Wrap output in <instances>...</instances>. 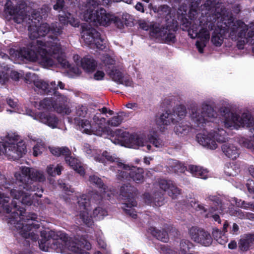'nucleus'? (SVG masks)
<instances>
[{
    "label": "nucleus",
    "instance_id": "1",
    "mask_svg": "<svg viewBox=\"0 0 254 254\" xmlns=\"http://www.w3.org/2000/svg\"><path fill=\"white\" fill-rule=\"evenodd\" d=\"M20 170V172H16L14 174L18 187L10 190L11 196L14 200L18 201V202L15 201L17 203V209L23 210L22 215H17L21 217H20V220L15 226L20 230L19 233L22 237L36 241L39 238L37 229L39 228L40 224L36 220L37 215L35 214L31 213L26 216L23 215L25 209L21 208L19 204L30 205L32 199L29 193L24 192L21 190L24 189L29 191L37 190L35 195L42 197L43 190L39 189L38 184L34 182H44L46 180V177L42 171L32 168L21 167Z\"/></svg>",
    "mask_w": 254,
    "mask_h": 254
},
{
    "label": "nucleus",
    "instance_id": "2",
    "mask_svg": "<svg viewBox=\"0 0 254 254\" xmlns=\"http://www.w3.org/2000/svg\"><path fill=\"white\" fill-rule=\"evenodd\" d=\"M215 27L213 31L211 42L217 47L220 46L223 42L224 33L227 31L230 37L235 38L236 35L239 37L246 36L245 31L248 30V25L241 20L234 22L232 17L224 12L220 13L217 10L216 13L207 18L206 26L202 28L196 36L199 39L196 42V46L199 53H203V48L206 46L210 38L209 30Z\"/></svg>",
    "mask_w": 254,
    "mask_h": 254
},
{
    "label": "nucleus",
    "instance_id": "3",
    "mask_svg": "<svg viewBox=\"0 0 254 254\" xmlns=\"http://www.w3.org/2000/svg\"><path fill=\"white\" fill-rule=\"evenodd\" d=\"M43 41L36 40V45L33 43L31 46L33 49L22 48L20 50L11 49L9 54L12 59L14 60L23 61L26 59L31 62H37L44 67H50L55 65L57 62L64 67H68L69 64L64 58L63 54H55L52 52H49V48L44 46Z\"/></svg>",
    "mask_w": 254,
    "mask_h": 254
},
{
    "label": "nucleus",
    "instance_id": "4",
    "mask_svg": "<svg viewBox=\"0 0 254 254\" xmlns=\"http://www.w3.org/2000/svg\"><path fill=\"white\" fill-rule=\"evenodd\" d=\"M32 24L29 25L28 28L29 35L31 39H37L40 37L45 36L47 33H49V40L46 42H43L45 47L49 48V52H52L55 56L57 54H63L61 44L58 39V36L63 33V26L60 23L55 22L49 25L47 23H42L39 26H37L36 21H32Z\"/></svg>",
    "mask_w": 254,
    "mask_h": 254
},
{
    "label": "nucleus",
    "instance_id": "5",
    "mask_svg": "<svg viewBox=\"0 0 254 254\" xmlns=\"http://www.w3.org/2000/svg\"><path fill=\"white\" fill-rule=\"evenodd\" d=\"M41 236L44 238V240L41 241L39 243V246L41 249L44 251L46 250L43 248H42L43 241L44 243L52 239L54 240H57L56 245L57 248L60 249L61 253L64 254H90L88 252H84L79 247L75 245L71 246V244H74L73 240L68 241L67 235L62 232L56 233L53 231H49L48 232L43 231L41 233Z\"/></svg>",
    "mask_w": 254,
    "mask_h": 254
},
{
    "label": "nucleus",
    "instance_id": "6",
    "mask_svg": "<svg viewBox=\"0 0 254 254\" xmlns=\"http://www.w3.org/2000/svg\"><path fill=\"white\" fill-rule=\"evenodd\" d=\"M100 193L93 194L90 200L86 195H82L77 198L80 218L88 226H91L93 223L91 216L89 215V211L91 210V202L99 203L103 198L109 199L113 194L106 186L101 189Z\"/></svg>",
    "mask_w": 254,
    "mask_h": 254
},
{
    "label": "nucleus",
    "instance_id": "7",
    "mask_svg": "<svg viewBox=\"0 0 254 254\" xmlns=\"http://www.w3.org/2000/svg\"><path fill=\"white\" fill-rule=\"evenodd\" d=\"M26 152V146L19 136L8 134L6 140L0 142V155L3 154L9 160H17Z\"/></svg>",
    "mask_w": 254,
    "mask_h": 254
},
{
    "label": "nucleus",
    "instance_id": "8",
    "mask_svg": "<svg viewBox=\"0 0 254 254\" xmlns=\"http://www.w3.org/2000/svg\"><path fill=\"white\" fill-rule=\"evenodd\" d=\"M190 117L195 127H202L207 122L217 117V112L209 105L203 103L198 108L196 103H191L188 108Z\"/></svg>",
    "mask_w": 254,
    "mask_h": 254
},
{
    "label": "nucleus",
    "instance_id": "9",
    "mask_svg": "<svg viewBox=\"0 0 254 254\" xmlns=\"http://www.w3.org/2000/svg\"><path fill=\"white\" fill-rule=\"evenodd\" d=\"M198 142L202 146L210 149H215L217 147L216 142L223 143L227 140V133L223 129L209 133L203 132L197 134Z\"/></svg>",
    "mask_w": 254,
    "mask_h": 254
},
{
    "label": "nucleus",
    "instance_id": "10",
    "mask_svg": "<svg viewBox=\"0 0 254 254\" xmlns=\"http://www.w3.org/2000/svg\"><path fill=\"white\" fill-rule=\"evenodd\" d=\"M92 11H87L83 14V18L85 21L89 22H97L100 25L107 26L111 23H116L119 25L121 24L120 19L114 15L107 13L106 10L101 8L96 11V13H92Z\"/></svg>",
    "mask_w": 254,
    "mask_h": 254
},
{
    "label": "nucleus",
    "instance_id": "11",
    "mask_svg": "<svg viewBox=\"0 0 254 254\" xmlns=\"http://www.w3.org/2000/svg\"><path fill=\"white\" fill-rule=\"evenodd\" d=\"M119 167L123 168V171L119 170L117 175V179L121 181L129 180L131 179L137 184H141L144 182L143 170L140 168L134 166H129L122 163H118Z\"/></svg>",
    "mask_w": 254,
    "mask_h": 254
},
{
    "label": "nucleus",
    "instance_id": "12",
    "mask_svg": "<svg viewBox=\"0 0 254 254\" xmlns=\"http://www.w3.org/2000/svg\"><path fill=\"white\" fill-rule=\"evenodd\" d=\"M186 109L184 106L179 105L173 111H167L163 113L157 121L159 125L169 126L175 124L184 118L186 115Z\"/></svg>",
    "mask_w": 254,
    "mask_h": 254
},
{
    "label": "nucleus",
    "instance_id": "13",
    "mask_svg": "<svg viewBox=\"0 0 254 254\" xmlns=\"http://www.w3.org/2000/svg\"><path fill=\"white\" fill-rule=\"evenodd\" d=\"M81 35L85 44L92 48L95 47L103 50L106 47L104 40L101 38L100 33L93 28L88 26L83 27Z\"/></svg>",
    "mask_w": 254,
    "mask_h": 254
},
{
    "label": "nucleus",
    "instance_id": "14",
    "mask_svg": "<svg viewBox=\"0 0 254 254\" xmlns=\"http://www.w3.org/2000/svg\"><path fill=\"white\" fill-rule=\"evenodd\" d=\"M151 36L158 38L165 43H175L176 41L175 33L176 29L171 26L166 27L161 26L158 24H154L150 28Z\"/></svg>",
    "mask_w": 254,
    "mask_h": 254
},
{
    "label": "nucleus",
    "instance_id": "15",
    "mask_svg": "<svg viewBox=\"0 0 254 254\" xmlns=\"http://www.w3.org/2000/svg\"><path fill=\"white\" fill-rule=\"evenodd\" d=\"M131 191V187L127 185L123 186L121 188V195L122 198L126 200V202L123 204L122 208L127 214L135 219L137 214L132 207L136 206L137 202L134 198V194Z\"/></svg>",
    "mask_w": 254,
    "mask_h": 254
},
{
    "label": "nucleus",
    "instance_id": "16",
    "mask_svg": "<svg viewBox=\"0 0 254 254\" xmlns=\"http://www.w3.org/2000/svg\"><path fill=\"white\" fill-rule=\"evenodd\" d=\"M123 139L115 138L113 143L121 145H127L129 147L143 146L147 143L146 137L144 134H131L124 132L122 133Z\"/></svg>",
    "mask_w": 254,
    "mask_h": 254
},
{
    "label": "nucleus",
    "instance_id": "17",
    "mask_svg": "<svg viewBox=\"0 0 254 254\" xmlns=\"http://www.w3.org/2000/svg\"><path fill=\"white\" fill-rule=\"evenodd\" d=\"M93 127V134L102 136L108 134L111 132L109 127L107 126L106 119L101 116L99 113H96L91 117Z\"/></svg>",
    "mask_w": 254,
    "mask_h": 254
},
{
    "label": "nucleus",
    "instance_id": "18",
    "mask_svg": "<svg viewBox=\"0 0 254 254\" xmlns=\"http://www.w3.org/2000/svg\"><path fill=\"white\" fill-rule=\"evenodd\" d=\"M191 239L204 246H210L212 241V238L207 232L196 228H191L190 231Z\"/></svg>",
    "mask_w": 254,
    "mask_h": 254
},
{
    "label": "nucleus",
    "instance_id": "19",
    "mask_svg": "<svg viewBox=\"0 0 254 254\" xmlns=\"http://www.w3.org/2000/svg\"><path fill=\"white\" fill-rule=\"evenodd\" d=\"M9 197L5 196L4 193L0 192V204L7 213H11L12 217L14 219L17 218L16 215H22L23 210L17 209V203H15V200L12 201L11 205L10 206L8 203Z\"/></svg>",
    "mask_w": 254,
    "mask_h": 254
},
{
    "label": "nucleus",
    "instance_id": "20",
    "mask_svg": "<svg viewBox=\"0 0 254 254\" xmlns=\"http://www.w3.org/2000/svg\"><path fill=\"white\" fill-rule=\"evenodd\" d=\"M88 154H91V155L94 157V159L96 161L105 164L106 161L110 162H116L118 166L119 167L118 163H120L118 161V158L114 155H111L109 152L107 151H104L102 153H101L100 150L95 149L91 150L89 149L86 151Z\"/></svg>",
    "mask_w": 254,
    "mask_h": 254
},
{
    "label": "nucleus",
    "instance_id": "21",
    "mask_svg": "<svg viewBox=\"0 0 254 254\" xmlns=\"http://www.w3.org/2000/svg\"><path fill=\"white\" fill-rule=\"evenodd\" d=\"M220 112L224 116L223 121L224 126L227 128L235 127L237 126L239 116L230 111V109L228 107H222L220 108Z\"/></svg>",
    "mask_w": 254,
    "mask_h": 254
},
{
    "label": "nucleus",
    "instance_id": "22",
    "mask_svg": "<svg viewBox=\"0 0 254 254\" xmlns=\"http://www.w3.org/2000/svg\"><path fill=\"white\" fill-rule=\"evenodd\" d=\"M106 71L110 77L118 83L125 85L126 86H132V82L130 79L127 77L124 76L123 73L115 67L112 69L110 66L108 67Z\"/></svg>",
    "mask_w": 254,
    "mask_h": 254
},
{
    "label": "nucleus",
    "instance_id": "23",
    "mask_svg": "<svg viewBox=\"0 0 254 254\" xmlns=\"http://www.w3.org/2000/svg\"><path fill=\"white\" fill-rule=\"evenodd\" d=\"M159 188L164 191H167L168 195L172 198H175L180 194V190L170 180H161L158 182Z\"/></svg>",
    "mask_w": 254,
    "mask_h": 254
},
{
    "label": "nucleus",
    "instance_id": "24",
    "mask_svg": "<svg viewBox=\"0 0 254 254\" xmlns=\"http://www.w3.org/2000/svg\"><path fill=\"white\" fill-rule=\"evenodd\" d=\"M39 109H49L52 107L58 113L68 115L71 112L70 109L64 108L63 106H58L57 103L53 104L51 99L49 98H45L41 101L39 103Z\"/></svg>",
    "mask_w": 254,
    "mask_h": 254
},
{
    "label": "nucleus",
    "instance_id": "25",
    "mask_svg": "<svg viewBox=\"0 0 254 254\" xmlns=\"http://www.w3.org/2000/svg\"><path fill=\"white\" fill-rule=\"evenodd\" d=\"M205 200L212 202L214 206H211L209 209L210 210H217L219 212H221L225 209V205L218 195L207 194L205 198Z\"/></svg>",
    "mask_w": 254,
    "mask_h": 254
},
{
    "label": "nucleus",
    "instance_id": "26",
    "mask_svg": "<svg viewBox=\"0 0 254 254\" xmlns=\"http://www.w3.org/2000/svg\"><path fill=\"white\" fill-rule=\"evenodd\" d=\"M221 148L225 155L232 159H235L239 156V151L233 144L225 143L222 145Z\"/></svg>",
    "mask_w": 254,
    "mask_h": 254
},
{
    "label": "nucleus",
    "instance_id": "27",
    "mask_svg": "<svg viewBox=\"0 0 254 254\" xmlns=\"http://www.w3.org/2000/svg\"><path fill=\"white\" fill-rule=\"evenodd\" d=\"M36 119L41 122L47 125L49 127L55 128L57 127L58 124V119L54 115H47L45 113L39 114Z\"/></svg>",
    "mask_w": 254,
    "mask_h": 254
},
{
    "label": "nucleus",
    "instance_id": "28",
    "mask_svg": "<svg viewBox=\"0 0 254 254\" xmlns=\"http://www.w3.org/2000/svg\"><path fill=\"white\" fill-rule=\"evenodd\" d=\"M192 129V127L189 124L186 122H182L176 125L174 128L175 133L181 136L188 135Z\"/></svg>",
    "mask_w": 254,
    "mask_h": 254
},
{
    "label": "nucleus",
    "instance_id": "29",
    "mask_svg": "<svg viewBox=\"0 0 254 254\" xmlns=\"http://www.w3.org/2000/svg\"><path fill=\"white\" fill-rule=\"evenodd\" d=\"M254 241V236L247 235L240 240L239 242V248L242 251H247L251 247Z\"/></svg>",
    "mask_w": 254,
    "mask_h": 254
},
{
    "label": "nucleus",
    "instance_id": "30",
    "mask_svg": "<svg viewBox=\"0 0 254 254\" xmlns=\"http://www.w3.org/2000/svg\"><path fill=\"white\" fill-rule=\"evenodd\" d=\"M70 154L65 156V160L66 163L69 165L73 169L76 171L80 175L84 174L83 168L78 162V160L70 156Z\"/></svg>",
    "mask_w": 254,
    "mask_h": 254
},
{
    "label": "nucleus",
    "instance_id": "31",
    "mask_svg": "<svg viewBox=\"0 0 254 254\" xmlns=\"http://www.w3.org/2000/svg\"><path fill=\"white\" fill-rule=\"evenodd\" d=\"M80 64L86 71L88 72H93L97 66V63L91 58H84L81 59Z\"/></svg>",
    "mask_w": 254,
    "mask_h": 254
},
{
    "label": "nucleus",
    "instance_id": "32",
    "mask_svg": "<svg viewBox=\"0 0 254 254\" xmlns=\"http://www.w3.org/2000/svg\"><path fill=\"white\" fill-rule=\"evenodd\" d=\"M254 124V120L251 114L249 113H243L241 117L239 116L237 126L250 127Z\"/></svg>",
    "mask_w": 254,
    "mask_h": 254
},
{
    "label": "nucleus",
    "instance_id": "33",
    "mask_svg": "<svg viewBox=\"0 0 254 254\" xmlns=\"http://www.w3.org/2000/svg\"><path fill=\"white\" fill-rule=\"evenodd\" d=\"M190 173L195 177L205 179L207 178L208 171L202 167L197 166L190 165L189 166Z\"/></svg>",
    "mask_w": 254,
    "mask_h": 254
},
{
    "label": "nucleus",
    "instance_id": "34",
    "mask_svg": "<svg viewBox=\"0 0 254 254\" xmlns=\"http://www.w3.org/2000/svg\"><path fill=\"white\" fill-rule=\"evenodd\" d=\"M193 245L188 240H182L180 243L181 254H196L193 251Z\"/></svg>",
    "mask_w": 254,
    "mask_h": 254
},
{
    "label": "nucleus",
    "instance_id": "35",
    "mask_svg": "<svg viewBox=\"0 0 254 254\" xmlns=\"http://www.w3.org/2000/svg\"><path fill=\"white\" fill-rule=\"evenodd\" d=\"M78 125L80 130L87 134H93V127L92 124L86 119L81 120L79 121Z\"/></svg>",
    "mask_w": 254,
    "mask_h": 254
},
{
    "label": "nucleus",
    "instance_id": "36",
    "mask_svg": "<svg viewBox=\"0 0 254 254\" xmlns=\"http://www.w3.org/2000/svg\"><path fill=\"white\" fill-rule=\"evenodd\" d=\"M70 240H73V241L74 242V244L73 245H75L76 246H78L81 249V248H83L87 250H89L91 249V245L90 243L87 241L86 238L84 237H81L80 239L78 238L74 237L73 238H68V241H69ZM71 246H73L72 244H71Z\"/></svg>",
    "mask_w": 254,
    "mask_h": 254
},
{
    "label": "nucleus",
    "instance_id": "37",
    "mask_svg": "<svg viewBox=\"0 0 254 254\" xmlns=\"http://www.w3.org/2000/svg\"><path fill=\"white\" fill-rule=\"evenodd\" d=\"M150 232L153 236L155 237L158 240L163 242H167L168 240V236L165 231L159 230L156 228L152 227L150 229Z\"/></svg>",
    "mask_w": 254,
    "mask_h": 254
},
{
    "label": "nucleus",
    "instance_id": "38",
    "mask_svg": "<svg viewBox=\"0 0 254 254\" xmlns=\"http://www.w3.org/2000/svg\"><path fill=\"white\" fill-rule=\"evenodd\" d=\"M49 10L50 9L49 7L46 5H44L41 8L40 11V13L41 15L37 16V14L38 12L35 11H33L31 14V20L33 21V20H35L39 22L41 19L47 17L48 12L49 11Z\"/></svg>",
    "mask_w": 254,
    "mask_h": 254
},
{
    "label": "nucleus",
    "instance_id": "39",
    "mask_svg": "<svg viewBox=\"0 0 254 254\" xmlns=\"http://www.w3.org/2000/svg\"><path fill=\"white\" fill-rule=\"evenodd\" d=\"M49 149L51 153L56 156H60L61 155L65 156L71 153L69 149L66 147H49Z\"/></svg>",
    "mask_w": 254,
    "mask_h": 254
},
{
    "label": "nucleus",
    "instance_id": "40",
    "mask_svg": "<svg viewBox=\"0 0 254 254\" xmlns=\"http://www.w3.org/2000/svg\"><path fill=\"white\" fill-rule=\"evenodd\" d=\"M34 84L36 88L41 90V92L49 94L51 92L49 84L42 79H37L34 81Z\"/></svg>",
    "mask_w": 254,
    "mask_h": 254
},
{
    "label": "nucleus",
    "instance_id": "41",
    "mask_svg": "<svg viewBox=\"0 0 254 254\" xmlns=\"http://www.w3.org/2000/svg\"><path fill=\"white\" fill-rule=\"evenodd\" d=\"M107 214L106 210L101 206L95 207L92 213V216L97 220L102 219Z\"/></svg>",
    "mask_w": 254,
    "mask_h": 254
},
{
    "label": "nucleus",
    "instance_id": "42",
    "mask_svg": "<svg viewBox=\"0 0 254 254\" xmlns=\"http://www.w3.org/2000/svg\"><path fill=\"white\" fill-rule=\"evenodd\" d=\"M123 119V117L122 115L117 114L116 116H114L107 121V122L109 126L116 127H118L122 123Z\"/></svg>",
    "mask_w": 254,
    "mask_h": 254
},
{
    "label": "nucleus",
    "instance_id": "43",
    "mask_svg": "<svg viewBox=\"0 0 254 254\" xmlns=\"http://www.w3.org/2000/svg\"><path fill=\"white\" fill-rule=\"evenodd\" d=\"M99 5V1L98 0H87L86 3V7L87 9L84 13V14L87 11L90 12L92 11V13H96L95 9Z\"/></svg>",
    "mask_w": 254,
    "mask_h": 254
},
{
    "label": "nucleus",
    "instance_id": "44",
    "mask_svg": "<svg viewBox=\"0 0 254 254\" xmlns=\"http://www.w3.org/2000/svg\"><path fill=\"white\" fill-rule=\"evenodd\" d=\"M63 169L62 166L57 165H50L47 167V172L48 174L51 176H55L56 175H60Z\"/></svg>",
    "mask_w": 254,
    "mask_h": 254
},
{
    "label": "nucleus",
    "instance_id": "45",
    "mask_svg": "<svg viewBox=\"0 0 254 254\" xmlns=\"http://www.w3.org/2000/svg\"><path fill=\"white\" fill-rule=\"evenodd\" d=\"M170 164V167L175 172L182 173L186 170L185 167L177 161H173Z\"/></svg>",
    "mask_w": 254,
    "mask_h": 254
},
{
    "label": "nucleus",
    "instance_id": "46",
    "mask_svg": "<svg viewBox=\"0 0 254 254\" xmlns=\"http://www.w3.org/2000/svg\"><path fill=\"white\" fill-rule=\"evenodd\" d=\"M88 181L91 184L96 185L100 189L105 186L102 180L95 175L90 176Z\"/></svg>",
    "mask_w": 254,
    "mask_h": 254
},
{
    "label": "nucleus",
    "instance_id": "47",
    "mask_svg": "<svg viewBox=\"0 0 254 254\" xmlns=\"http://www.w3.org/2000/svg\"><path fill=\"white\" fill-rule=\"evenodd\" d=\"M4 11L11 15H14L18 12L17 8L12 6V2L9 0H7L5 4Z\"/></svg>",
    "mask_w": 254,
    "mask_h": 254
},
{
    "label": "nucleus",
    "instance_id": "48",
    "mask_svg": "<svg viewBox=\"0 0 254 254\" xmlns=\"http://www.w3.org/2000/svg\"><path fill=\"white\" fill-rule=\"evenodd\" d=\"M87 113V108L86 106L80 105L76 107V114L78 117H84Z\"/></svg>",
    "mask_w": 254,
    "mask_h": 254
},
{
    "label": "nucleus",
    "instance_id": "49",
    "mask_svg": "<svg viewBox=\"0 0 254 254\" xmlns=\"http://www.w3.org/2000/svg\"><path fill=\"white\" fill-rule=\"evenodd\" d=\"M153 200L156 205L161 206L163 204L164 198L163 194L160 193H155L153 196Z\"/></svg>",
    "mask_w": 254,
    "mask_h": 254
},
{
    "label": "nucleus",
    "instance_id": "50",
    "mask_svg": "<svg viewBox=\"0 0 254 254\" xmlns=\"http://www.w3.org/2000/svg\"><path fill=\"white\" fill-rule=\"evenodd\" d=\"M229 213L231 216L237 217L241 219L245 218V214L239 209L236 210H231Z\"/></svg>",
    "mask_w": 254,
    "mask_h": 254
},
{
    "label": "nucleus",
    "instance_id": "51",
    "mask_svg": "<svg viewBox=\"0 0 254 254\" xmlns=\"http://www.w3.org/2000/svg\"><path fill=\"white\" fill-rule=\"evenodd\" d=\"M44 149V146L43 144H37L33 147V155L36 157L41 154Z\"/></svg>",
    "mask_w": 254,
    "mask_h": 254
},
{
    "label": "nucleus",
    "instance_id": "52",
    "mask_svg": "<svg viewBox=\"0 0 254 254\" xmlns=\"http://www.w3.org/2000/svg\"><path fill=\"white\" fill-rule=\"evenodd\" d=\"M56 96H57V102H61L59 105L58 104V106H63L64 108L65 107L69 109L64 106V104L67 101V98L66 96L61 95L59 92Z\"/></svg>",
    "mask_w": 254,
    "mask_h": 254
},
{
    "label": "nucleus",
    "instance_id": "53",
    "mask_svg": "<svg viewBox=\"0 0 254 254\" xmlns=\"http://www.w3.org/2000/svg\"><path fill=\"white\" fill-rule=\"evenodd\" d=\"M252 29L251 28H249L248 27V30H246L245 31L246 32V36H243L241 37V38H244V40L243 41H240L238 44V47L239 49H243L244 48V45L245 43H248L246 40V38L248 37V32H249V30ZM237 38H241V37L238 36V35H236V37L235 38H233V39L236 40Z\"/></svg>",
    "mask_w": 254,
    "mask_h": 254
},
{
    "label": "nucleus",
    "instance_id": "54",
    "mask_svg": "<svg viewBox=\"0 0 254 254\" xmlns=\"http://www.w3.org/2000/svg\"><path fill=\"white\" fill-rule=\"evenodd\" d=\"M254 28L250 29L249 30L248 32V37L246 38V40L247 42H250V43H252L253 42V45L252 47V50L253 52L254 53Z\"/></svg>",
    "mask_w": 254,
    "mask_h": 254
},
{
    "label": "nucleus",
    "instance_id": "55",
    "mask_svg": "<svg viewBox=\"0 0 254 254\" xmlns=\"http://www.w3.org/2000/svg\"><path fill=\"white\" fill-rule=\"evenodd\" d=\"M102 61L106 65H113L115 63V61L108 55L104 56L102 58Z\"/></svg>",
    "mask_w": 254,
    "mask_h": 254
},
{
    "label": "nucleus",
    "instance_id": "56",
    "mask_svg": "<svg viewBox=\"0 0 254 254\" xmlns=\"http://www.w3.org/2000/svg\"><path fill=\"white\" fill-rule=\"evenodd\" d=\"M217 210H209V212L206 214L205 217L207 218L212 217L215 221L218 222L220 223L221 220L219 216L217 214H213V212Z\"/></svg>",
    "mask_w": 254,
    "mask_h": 254
},
{
    "label": "nucleus",
    "instance_id": "57",
    "mask_svg": "<svg viewBox=\"0 0 254 254\" xmlns=\"http://www.w3.org/2000/svg\"><path fill=\"white\" fill-rule=\"evenodd\" d=\"M158 12L163 16L170 13V8L167 5H162L158 7Z\"/></svg>",
    "mask_w": 254,
    "mask_h": 254
},
{
    "label": "nucleus",
    "instance_id": "58",
    "mask_svg": "<svg viewBox=\"0 0 254 254\" xmlns=\"http://www.w3.org/2000/svg\"><path fill=\"white\" fill-rule=\"evenodd\" d=\"M64 0H57L56 3L54 5V9L56 10H61L64 7Z\"/></svg>",
    "mask_w": 254,
    "mask_h": 254
},
{
    "label": "nucleus",
    "instance_id": "59",
    "mask_svg": "<svg viewBox=\"0 0 254 254\" xmlns=\"http://www.w3.org/2000/svg\"><path fill=\"white\" fill-rule=\"evenodd\" d=\"M50 89L51 92L50 93H53L55 95H57L58 94V92L57 90L58 89V86L55 81H52L49 84Z\"/></svg>",
    "mask_w": 254,
    "mask_h": 254
},
{
    "label": "nucleus",
    "instance_id": "60",
    "mask_svg": "<svg viewBox=\"0 0 254 254\" xmlns=\"http://www.w3.org/2000/svg\"><path fill=\"white\" fill-rule=\"evenodd\" d=\"M241 207L245 209H251L254 211V203H247L243 201L241 204Z\"/></svg>",
    "mask_w": 254,
    "mask_h": 254
},
{
    "label": "nucleus",
    "instance_id": "61",
    "mask_svg": "<svg viewBox=\"0 0 254 254\" xmlns=\"http://www.w3.org/2000/svg\"><path fill=\"white\" fill-rule=\"evenodd\" d=\"M242 141V142L241 143L244 147H247V148H251L253 150L254 145H253L251 141L246 139H243Z\"/></svg>",
    "mask_w": 254,
    "mask_h": 254
},
{
    "label": "nucleus",
    "instance_id": "62",
    "mask_svg": "<svg viewBox=\"0 0 254 254\" xmlns=\"http://www.w3.org/2000/svg\"><path fill=\"white\" fill-rule=\"evenodd\" d=\"M69 15L68 14L64 15H59V21L61 24L63 25H65L68 23V17Z\"/></svg>",
    "mask_w": 254,
    "mask_h": 254
},
{
    "label": "nucleus",
    "instance_id": "63",
    "mask_svg": "<svg viewBox=\"0 0 254 254\" xmlns=\"http://www.w3.org/2000/svg\"><path fill=\"white\" fill-rule=\"evenodd\" d=\"M68 23H69L72 26L74 27L78 26V22L77 20H76L74 18L71 16V14L68 13Z\"/></svg>",
    "mask_w": 254,
    "mask_h": 254
},
{
    "label": "nucleus",
    "instance_id": "64",
    "mask_svg": "<svg viewBox=\"0 0 254 254\" xmlns=\"http://www.w3.org/2000/svg\"><path fill=\"white\" fill-rule=\"evenodd\" d=\"M246 186L250 192H254V182L253 181H249Z\"/></svg>",
    "mask_w": 254,
    "mask_h": 254
}]
</instances>
